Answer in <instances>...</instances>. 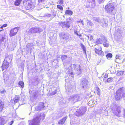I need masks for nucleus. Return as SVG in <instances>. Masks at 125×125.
Returning a JSON list of instances; mask_svg holds the SVG:
<instances>
[{
  "label": "nucleus",
  "instance_id": "f257e3e1",
  "mask_svg": "<svg viewBox=\"0 0 125 125\" xmlns=\"http://www.w3.org/2000/svg\"><path fill=\"white\" fill-rule=\"evenodd\" d=\"M116 0L113 3H110L106 5L105 7V10L108 13L114 15L116 12V10L115 7V3Z\"/></svg>",
  "mask_w": 125,
  "mask_h": 125
},
{
  "label": "nucleus",
  "instance_id": "f03ea898",
  "mask_svg": "<svg viewBox=\"0 0 125 125\" xmlns=\"http://www.w3.org/2000/svg\"><path fill=\"white\" fill-rule=\"evenodd\" d=\"M115 99L116 100H122L123 98H125V88H121L117 90L115 96Z\"/></svg>",
  "mask_w": 125,
  "mask_h": 125
},
{
  "label": "nucleus",
  "instance_id": "7ed1b4c3",
  "mask_svg": "<svg viewBox=\"0 0 125 125\" xmlns=\"http://www.w3.org/2000/svg\"><path fill=\"white\" fill-rule=\"evenodd\" d=\"M122 108L120 107L116 106H114L112 109L113 112L114 114L118 117L121 116L124 117L125 116V110L123 109V114H121Z\"/></svg>",
  "mask_w": 125,
  "mask_h": 125
},
{
  "label": "nucleus",
  "instance_id": "20e7f679",
  "mask_svg": "<svg viewBox=\"0 0 125 125\" xmlns=\"http://www.w3.org/2000/svg\"><path fill=\"white\" fill-rule=\"evenodd\" d=\"M45 117V115L43 113L40 114V115L37 116L36 117L34 118L31 121L29 120V122H31V124L29 123V125H39L40 121L41 119H43Z\"/></svg>",
  "mask_w": 125,
  "mask_h": 125
},
{
  "label": "nucleus",
  "instance_id": "39448f33",
  "mask_svg": "<svg viewBox=\"0 0 125 125\" xmlns=\"http://www.w3.org/2000/svg\"><path fill=\"white\" fill-rule=\"evenodd\" d=\"M23 3L27 10L34 8L35 5V1L34 0H27L23 2Z\"/></svg>",
  "mask_w": 125,
  "mask_h": 125
},
{
  "label": "nucleus",
  "instance_id": "423d86ee",
  "mask_svg": "<svg viewBox=\"0 0 125 125\" xmlns=\"http://www.w3.org/2000/svg\"><path fill=\"white\" fill-rule=\"evenodd\" d=\"M59 35L60 38L63 39L64 41H68L73 39L72 36L69 33L61 32L59 33Z\"/></svg>",
  "mask_w": 125,
  "mask_h": 125
},
{
  "label": "nucleus",
  "instance_id": "0eeeda50",
  "mask_svg": "<svg viewBox=\"0 0 125 125\" xmlns=\"http://www.w3.org/2000/svg\"><path fill=\"white\" fill-rule=\"evenodd\" d=\"M81 99L80 94H75L71 96L69 98V100L73 103H75L80 101Z\"/></svg>",
  "mask_w": 125,
  "mask_h": 125
},
{
  "label": "nucleus",
  "instance_id": "6e6552de",
  "mask_svg": "<svg viewBox=\"0 0 125 125\" xmlns=\"http://www.w3.org/2000/svg\"><path fill=\"white\" fill-rule=\"evenodd\" d=\"M74 68V73L78 75L80 74L82 72V70L81 67L79 65L73 64Z\"/></svg>",
  "mask_w": 125,
  "mask_h": 125
},
{
  "label": "nucleus",
  "instance_id": "1a4fd4ad",
  "mask_svg": "<svg viewBox=\"0 0 125 125\" xmlns=\"http://www.w3.org/2000/svg\"><path fill=\"white\" fill-rule=\"evenodd\" d=\"M81 85L82 89H86L88 86V80L85 78L81 80Z\"/></svg>",
  "mask_w": 125,
  "mask_h": 125
},
{
  "label": "nucleus",
  "instance_id": "9d476101",
  "mask_svg": "<svg viewBox=\"0 0 125 125\" xmlns=\"http://www.w3.org/2000/svg\"><path fill=\"white\" fill-rule=\"evenodd\" d=\"M43 31L42 29L40 28L32 27L30 30L29 32L31 33L40 32Z\"/></svg>",
  "mask_w": 125,
  "mask_h": 125
},
{
  "label": "nucleus",
  "instance_id": "9b49d317",
  "mask_svg": "<svg viewBox=\"0 0 125 125\" xmlns=\"http://www.w3.org/2000/svg\"><path fill=\"white\" fill-rule=\"evenodd\" d=\"M19 29V28L18 27L12 29L10 31L9 34L10 37H12L16 35L18 32Z\"/></svg>",
  "mask_w": 125,
  "mask_h": 125
},
{
  "label": "nucleus",
  "instance_id": "f8f14e48",
  "mask_svg": "<svg viewBox=\"0 0 125 125\" xmlns=\"http://www.w3.org/2000/svg\"><path fill=\"white\" fill-rule=\"evenodd\" d=\"M70 22L69 21L66 22H59V24L63 28L66 27L69 28L70 27Z\"/></svg>",
  "mask_w": 125,
  "mask_h": 125
},
{
  "label": "nucleus",
  "instance_id": "ddd939ff",
  "mask_svg": "<svg viewBox=\"0 0 125 125\" xmlns=\"http://www.w3.org/2000/svg\"><path fill=\"white\" fill-rule=\"evenodd\" d=\"M6 38L3 34H0V45H2L4 44L5 42Z\"/></svg>",
  "mask_w": 125,
  "mask_h": 125
},
{
  "label": "nucleus",
  "instance_id": "4468645a",
  "mask_svg": "<svg viewBox=\"0 0 125 125\" xmlns=\"http://www.w3.org/2000/svg\"><path fill=\"white\" fill-rule=\"evenodd\" d=\"M87 2L90 8L94 7L95 6V0H88Z\"/></svg>",
  "mask_w": 125,
  "mask_h": 125
},
{
  "label": "nucleus",
  "instance_id": "2eb2a0df",
  "mask_svg": "<svg viewBox=\"0 0 125 125\" xmlns=\"http://www.w3.org/2000/svg\"><path fill=\"white\" fill-rule=\"evenodd\" d=\"M44 104L43 102L40 103L36 107L35 110L37 111H40L42 110L44 108Z\"/></svg>",
  "mask_w": 125,
  "mask_h": 125
},
{
  "label": "nucleus",
  "instance_id": "dca6fc26",
  "mask_svg": "<svg viewBox=\"0 0 125 125\" xmlns=\"http://www.w3.org/2000/svg\"><path fill=\"white\" fill-rule=\"evenodd\" d=\"M29 93L31 94L30 97H32L34 99L36 98L38 96V92L36 91L30 90Z\"/></svg>",
  "mask_w": 125,
  "mask_h": 125
},
{
  "label": "nucleus",
  "instance_id": "f3484780",
  "mask_svg": "<svg viewBox=\"0 0 125 125\" xmlns=\"http://www.w3.org/2000/svg\"><path fill=\"white\" fill-rule=\"evenodd\" d=\"M102 48L100 47L99 49H97L95 48V51L96 53L98 54L101 56L102 57L104 55V52L102 51Z\"/></svg>",
  "mask_w": 125,
  "mask_h": 125
},
{
  "label": "nucleus",
  "instance_id": "a211bd4d",
  "mask_svg": "<svg viewBox=\"0 0 125 125\" xmlns=\"http://www.w3.org/2000/svg\"><path fill=\"white\" fill-rule=\"evenodd\" d=\"M80 110V108L79 109L77 110L76 111V112L74 113L75 115L78 116H81L84 114L85 110H84L83 112H81V111H79Z\"/></svg>",
  "mask_w": 125,
  "mask_h": 125
},
{
  "label": "nucleus",
  "instance_id": "6ab92c4d",
  "mask_svg": "<svg viewBox=\"0 0 125 125\" xmlns=\"http://www.w3.org/2000/svg\"><path fill=\"white\" fill-rule=\"evenodd\" d=\"M9 63L4 61L3 62V63L1 66L2 70L3 71L5 69H7L9 67Z\"/></svg>",
  "mask_w": 125,
  "mask_h": 125
},
{
  "label": "nucleus",
  "instance_id": "aec40b11",
  "mask_svg": "<svg viewBox=\"0 0 125 125\" xmlns=\"http://www.w3.org/2000/svg\"><path fill=\"white\" fill-rule=\"evenodd\" d=\"M104 46L106 47H108L109 46L108 41L104 38L103 39V42Z\"/></svg>",
  "mask_w": 125,
  "mask_h": 125
},
{
  "label": "nucleus",
  "instance_id": "412c9836",
  "mask_svg": "<svg viewBox=\"0 0 125 125\" xmlns=\"http://www.w3.org/2000/svg\"><path fill=\"white\" fill-rule=\"evenodd\" d=\"M67 118V116H66L63 118L62 119L59 121L58 123L59 125H62L65 122Z\"/></svg>",
  "mask_w": 125,
  "mask_h": 125
},
{
  "label": "nucleus",
  "instance_id": "4be33fe9",
  "mask_svg": "<svg viewBox=\"0 0 125 125\" xmlns=\"http://www.w3.org/2000/svg\"><path fill=\"white\" fill-rule=\"evenodd\" d=\"M11 60L12 59L11 56H8L6 57L4 61L8 62L9 64V63L11 61Z\"/></svg>",
  "mask_w": 125,
  "mask_h": 125
},
{
  "label": "nucleus",
  "instance_id": "5701e85b",
  "mask_svg": "<svg viewBox=\"0 0 125 125\" xmlns=\"http://www.w3.org/2000/svg\"><path fill=\"white\" fill-rule=\"evenodd\" d=\"M68 73L69 75L71 77L73 76L74 74L72 72V69L71 67H69L68 69Z\"/></svg>",
  "mask_w": 125,
  "mask_h": 125
},
{
  "label": "nucleus",
  "instance_id": "b1692460",
  "mask_svg": "<svg viewBox=\"0 0 125 125\" xmlns=\"http://www.w3.org/2000/svg\"><path fill=\"white\" fill-rule=\"evenodd\" d=\"M104 38V37H103L102 38L97 39L96 40V43L99 44H102L103 41V39Z\"/></svg>",
  "mask_w": 125,
  "mask_h": 125
},
{
  "label": "nucleus",
  "instance_id": "393cba45",
  "mask_svg": "<svg viewBox=\"0 0 125 125\" xmlns=\"http://www.w3.org/2000/svg\"><path fill=\"white\" fill-rule=\"evenodd\" d=\"M6 123L4 118L2 117H0V125H3Z\"/></svg>",
  "mask_w": 125,
  "mask_h": 125
},
{
  "label": "nucleus",
  "instance_id": "a878e982",
  "mask_svg": "<svg viewBox=\"0 0 125 125\" xmlns=\"http://www.w3.org/2000/svg\"><path fill=\"white\" fill-rule=\"evenodd\" d=\"M4 105L3 102L0 101V112L2 111L4 108Z\"/></svg>",
  "mask_w": 125,
  "mask_h": 125
},
{
  "label": "nucleus",
  "instance_id": "bb28decb",
  "mask_svg": "<svg viewBox=\"0 0 125 125\" xmlns=\"http://www.w3.org/2000/svg\"><path fill=\"white\" fill-rule=\"evenodd\" d=\"M56 38H52L50 41V43L51 44H54L56 43Z\"/></svg>",
  "mask_w": 125,
  "mask_h": 125
},
{
  "label": "nucleus",
  "instance_id": "cd10ccee",
  "mask_svg": "<svg viewBox=\"0 0 125 125\" xmlns=\"http://www.w3.org/2000/svg\"><path fill=\"white\" fill-rule=\"evenodd\" d=\"M73 12L70 10H66L65 12V15L68 14L69 15H71L73 14Z\"/></svg>",
  "mask_w": 125,
  "mask_h": 125
},
{
  "label": "nucleus",
  "instance_id": "c85d7f7f",
  "mask_svg": "<svg viewBox=\"0 0 125 125\" xmlns=\"http://www.w3.org/2000/svg\"><path fill=\"white\" fill-rule=\"evenodd\" d=\"M19 97L18 96H16L13 99V100L12 101V102L13 101L15 103L17 102L19 100Z\"/></svg>",
  "mask_w": 125,
  "mask_h": 125
},
{
  "label": "nucleus",
  "instance_id": "c756f323",
  "mask_svg": "<svg viewBox=\"0 0 125 125\" xmlns=\"http://www.w3.org/2000/svg\"><path fill=\"white\" fill-rule=\"evenodd\" d=\"M18 85L22 88H23L24 87V83L23 81H20L18 83Z\"/></svg>",
  "mask_w": 125,
  "mask_h": 125
},
{
  "label": "nucleus",
  "instance_id": "7c9ffc66",
  "mask_svg": "<svg viewBox=\"0 0 125 125\" xmlns=\"http://www.w3.org/2000/svg\"><path fill=\"white\" fill-rule=\"evenodd\" d=\"M87 25L89 26H93L94 24L90 21H88L87 23Z\"/></svg>",
  "mask_w": 125,
  "mask_h": 125
},
{
  "label": "nucleus",
  "instance_id": "2f4dec72",
  "mask_svg": "<svg viewBox=\"0 0 125 125\" xmlns=\"http://www.w3.org/2000/svg\"><path fill=\"white\" fill-rule=\"evenodd\" d=\"M56 93V92L55 91L52 92H50L49 93H48V95L49 96L55 94Z\"/></svg>",
  "mask_w": 125,
  "mask_h": 125
},
{
  "label": "nucleus",
  "instance_id": "473e14b6",
  "mask_svg": "<svg viewBox=\"0 0 125 125\" xmlns=\"http://www.w3.org/2000/svg\"><path fill=\"white\" fill-rule=\"evenodd\" d=\"M45 17L47 18H50V20H51L52 19L51 15L50 14H48L45 16Z\"/></svg>",
  "mask_w": 125,
  "mask_h": 125
},
{
  "label": "nucleus",
  "instance_id": "72a5a7b5",
  "mask_svg": "<svg viewBox=\"0 0 125 125\" xmlns=\"http://www.w3.org/2000/svg\"><path fill=\"white\" fill-rule=\"evenodd\" d=\"M106 56L107 59H109L110 58L112 57V55L111 53H109L107 54Z\"/></svg>",
  "mask_w": 125,
  "mask_h": 125
},
{
  "label": "nucleus",
  "instance_id": "f704fd0d",
  "mask_svg": "<svg viewBox=\"0 0 125 125\" xmlns=\"http://www.w3.org/2000/svg\"><path fill=\"white\" fill-rule=\"evenodd\" d=\"M93 20L96 22L99 23H100L101 22V20L99 18H93Z\"/></svg>",
  "mask_w": 125,
  "mask_h": 125
},
{
  "label": "nucleus",
  "instance_id": "c9c22d12",
  "mask_svg": "<svg viewBox=\"0 0 125 125\" xmlns=\"http://www.w3.org/2000/svg\"><path fill=\"white\" fill-rule=\"evenodd\" d=\"M124 72L123 71H119L117 73V75L118 76L122 75L124 73Z\"/></svg>",
  "mask_w": 125,
  "mask_h": 125
},
{
  "label": "nucleus",
  "instance_id": "e433bc0d",
  "mask_svg": "<svg viewBox=\"0 0 125 125\" xmlns=\"http://www.w3.org/2000/svg\"><path fill=\"white\" fill-rule=\"evenodd\" d=\"M80 111H81V112H83V110H85V113L86 112V108L85 107L83 106L82 107L80 108Z\"/></svg>",
  "mask_w": 125,
  "mask_h": 125
},
{
  "label": "nucleus",
  "instance_id": "4c0bfd02",
  "mask_svg": "<svg viewBox=\"0 0 125 125\" xmlns=\"http://www.w3.org/2000/svg\"><path fill=\"white\" fill-rule=\"evenodd\" d=\"M87 36L88 37L89 40H91L93 39V36L90 34H88Z\"/></svg>",
  "mask_w": 125,
  "mask_h": 125
},
{
  "label": "nucleus",
  "instance_id": "58836bf2",
  "mask_svg": "<svg viewBox=\"0 0 125 125\" xmlns=\"http://www.w3.org/2000/svg\"><path fill=\"white\" fill-rule=\"evenodd\" d=\"M81 47L82 48V49H83V50L84 51V53H86V48L84 46L83 44H81Z\"/></svg>",
  "mask_w": 125,
  "mask_h": 125
},
{
  "label": "nucleus",
  "instance_id": "ea45409f",
  "mask_svg": "<svg viewBox=\"0 0 125 125\" xmlns=\"http://www.w3.org/2000/svg\"><path fill=\"white\" fill-rule=\"evenodd\" d=\"M113 78L112 77H110L108 79H107V82L109 83L112 82V80L113 79Z\"/></svg>",
  "mask_w": 125,
  "mask_h": 125
},
{
  "label": "nucleus",
  "instance_id": "a19ab883",
  "mask_svg": "<svg viewBox=\"0 0 125 125\" xmlns=\"http://www.w3.org/2000/svg\"><path fill=\"white\" fill-rule=\"evenodd\" d=\"M96 89L97 90V94L99 95H100V90L99 88L98 87H97L96 88Z\"/></svg>",
  "mask_w": 125,
  "mask_h": 125
},
{
  "label": "nucleus",
  "instance_id": "79ce46f5",
  "mask_svg": "<svg viewBox=\"0 0 125 125\" xmlns=\"http://www.w3.org/2000/svg\"><path fill=\"white\" fill-rule=\"evenodd\" d=\"M76 22L78 23H80V22L83 25H84V24L83 23V21L81 19H80L79 21H77Z\"/></svg>",
  "mask_w": 125,
  "mask_h": 125
},
{
  "label": "nucleus",
  "instance_id": "37998d69",
  "mask_svg": "<svg viewBox=\"0 0 125 125\" xmlns=\"http://www.w3.org/2000/svg\"><path fill=\"white\" fill-rule=\"evenodd\" d=\"M67 57V56L66 55H62L61 57V58L62 60L66 59Z\"/></svg>",
  "mask_w": 125,
  "mask_h": 125
},
{
  "label": "nucleus",
  "instance_id": "c03bdc74",
  "mask_svg": "<svg viewBox=\"0 0 125 125\" xmlns=\"http://www.w3.org/2000/svg\"><path fill=\"white\" fill-rule=\"evenodd\" d=\"M57 8L58 9H60V10H62L63 9V7L62 6L60 5H57Z\"/></svg>",
  "mask_w": 125,
  "mask_h": 125
},
{
  "label": "nucleus",
  "instance_id": "a18cd8bd",
  "mask_svg": "<svg viewBox=\"0 0 125 125\" xmlns=\"http://www.w3.org/2000/svg\"><path fill=\"white\" fill-rule=\"evenodd\" d=\"M58 2L60 5H62L63 3V0H59Z\"/></svg>",
  "mask_w": 125,
  "mask_h": 125
},
{
  "label": "nucleus",
  "instance_id": "49530a36",
  "mask_svg": "<svg viewBox=\"0 0 125 125\" xmlns=\"http://www.w3.org/2000/svg\"><path fill=\"white\" fill-rule=\"evenodd\" d=\"M20 3H19L18 2H17L16 1H15L14 3L15 5L17 6H18L20 5Z\"/></svg>",
  "mask_w": 125,
  "mask_h": 125
},
{
  "label": "nucleus",
  "instance_id": "de8ad7c7",
  "mask_svg": "<svg viewBox=\"0 0 125 125\" xmlns=\"http://www.w3.org/2000/svg\"><path fill=\"white\" fill-rule=\"evenodd\" d=\"M6 92V91L4 89L2 91H1L0 92V93L2 94H4V93H5Z\"/></svg>",
  "mask_w": 125,
  "mask_h": 125
},
{
  "label": "nucleus",
  "instance_id": "09e8293b",
  "mask_svg": "<svg viewBox=\"0 0 125 125\" xmlns=\"http://www.w3.org/2000/svg\"><path fill=\"white\" fill-rule=\"evenodd\" d=\"M46 0H38V1L39 3H43Z\"/></svg>",
  "mask_w": 125,
  "mask_h": 125
},
{
  "label": "nucleus",
  "instance_id": "8fccbe9b",
  "mask_svg": "<svg viewBox=\"0 0 125 125\" xmlns=\"http://www.w3.org/2000/svg\"><path fill=\"white\" fill-rule=\"evenodd\" d=\"M56 14H55V13L54 12H53L52 13V18H53L54 17H55V16H56Z\"/></svg>",
  "mask_w": 125,
  "mask_h": 125
},
{
  "label": "nucleus",
  "instance_id": "3c124183",
  "mask_svg": "<svg viewBox=\"0 0 125 125\" xmlns=\"http://www.w3.org/2000/svg\"><path fill=\"white\" fill-rule=\"evenodd\" d=\"M13 121H11L9 122L8 123L9 125H12V124L13 123Z\"/></svg>",
  "mask_w": 125,
  "mask_h": 125
},
{
  "label": "nucleus",
  "instance_id": "603ef678",
  "mask_svg": "<svg viewBox=\"0 0 125 125\" xmlns=\"http://www.w3.org/2000/svg\"><path fill=\"white\" fill-rule=\"evenodd\" d=\"M74 33L75 34L77 35V36H81V34H80V35H79V34L77 32V31H75Z\"/></svg>",
  "mask_w": 125,
  "mask_h": 125
},
{
  "label": "nucleus",
  "instance_id": "864d4df0",
  "mask_svg": "<svg viewBox=\"0 0 125 125\" xmlns=\"http://www.w3.org/2000/svg\"><path fill=\"white\" fill-rule=\"evenodd\" d=\"M7 26V24H3L2 25V26L1 27V28H2L3 27H6Z\"/></svg>",
  "mask_w": 125,
  "mask_h": 125
},
{
  "label": "nucleus",
  "instance_id": "5fc2aeb1",
  "mask_svg": "<svg viewBox=\"0 0 125 125\" xmlns=\"http://www.w3.org/2000/svg\"><path fill=\"white\" fill-rule=\"evenodd\" d=\"M22 0H16V1L18 2L19 3H20Z\"/></svg>",
  "mask_w": 125,
  "mask_h": 125
},
{
  "label": "nucleus",
  "instance_id": "6e6d98bb",
  "mask_svg": "<svg viewBox=\"0 0 125 125\" xmlns=\"http://www.w3.org/2000/svg\"><path fill=\"white\" fill-rule=\"evenodd\" d=\"M108 77V75L107 74H106L104 76V78H106L107 77Z\"/></svg>",
  "mask_w": 125,
  "mask_h": 125
},
{
  "label": "nucleus",
  "instance_id": "4d7b16f0",
  "mask_svg": "<svg viewBox=\"0 0 125 125\" xmlns=\"http://www.w3.org/2000/svg\"><path fill=\"white\" fill-rule=\"evenodd\" d=\"M104 0H98V2L100 3Z\"/></svg>",
  "mask_w": 125,
  "mask_h": 125
},
{
  "label": "nucleus",
  "instance_id": "13d9d810",
  "mask_svg": "<svg viewBox=\"0 0 125 125\" xmlns=\"http://www.w3.org/2000/svg\"><path fill=\"white\" fill-rule=\"evenodd\" d=\"M119 58V56L118 55H116V59H118Z\"/></svg>",
  "mask_w": 125,
  "mask_h": 125
},
{
  "label": "nucleus",
  "instance_id": "bf43d9fd",
  "mask_svg": "<svg viewBox=\"0 0 125 125\" xmlns=\"http://www.w3.org/2000/svg\"><path fill=\"white\" fill-rule=\"evenodd\" d=\"M69 19L72 21L73 20V19L72 18H69Z\"/></svg>",
  "mask_w": 125,
  "mask_h": 125
},
{
  "label": "nucleus",
  "instance_id": "052dcab7",
  "mask_svg": "<svg viewBox=\"0 0 125 125\" xmlns=\"http://www.w3.org/2000/svg\"><path fill=\"white\" fill-rule=\"evenodd\" d=\"M66 90L68 92H71L70 90L69 89H67Z\"/></svg>",
  "mask_w": 125,
  "mask_h": 125
},
{
  "label": "nucleus",
  "instance_id": "680f3d73",
  "mask_svg": "<svg viewBox=\"0 0 125 125\" xmlns=\"http://www.w3.org/2000/svg\"><path fill=\"white\" fill-rule=\"evenodd\" d=\"M125 61V57L124 59L123 60V62H124Z\"/></svg>",
  "mask_w": 125,
  "mask_h": 125
},
{
  "label": "nucleus",
  "instance_id": "e2e57ef3",
  "mask_svg": "<svg viewBox=\"0 0 125 125\" xmlns=\"http://www.w3.org/2000/svg\"><path fill=\"white\" fill-rule=\"evenodd\" d=\"M52 125H54L53 124Z\"/></svg>",
  "mask_w": 125,
  "mask_h": 125
}]
</instances>
